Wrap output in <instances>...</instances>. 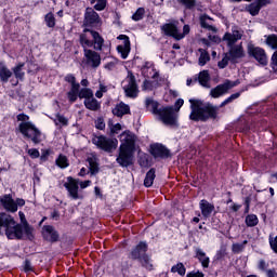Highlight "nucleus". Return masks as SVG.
<instances>
[{
  "label": "nucleus",
  "mask_w": 277,
  "mask_h": 277,
  "mask_svg": "<svg viewBox=\"0 0 277 277\" xmlns=\"http://www.w3.org/2000/svg\"><path fill=\"white\" fill-rule=\"evenodd\" d=\"M78 95H79V98H84V101H88L94 97V92L92 91V89L83 88L79 91Z\"/></svg>",
  "instance_id": "79ce46f5"
},
{
  "label": "nucleus",
  "mask_w": 277,
  "mask_h": 277,
  "mask_svg": "<svg viewBox=\"0 0 277 277\" xmlns=\"http://www.w3.org/2000/svg\"><path fill=\"white\" fill-rule=\"evenodd\" d=\"M98 23H101L98 13H96L92 8H87L84 13V25L87 27H92V25H98Z\"/></svg>",
  "instance_id": "f3484780"
},
{
  "label": "nucleus",
  "mask_w": 277,
  "mask_h": 277,
  "mask_svg": "<svg viewBox=\"0 0 277 277\" xmlns=\"http://www.w3.org/2000/svg\"><path fill=\"white\" fill-rule=\"evenodd\" d=\"M259 269H262L263 272H265V269H267V264L265 263L264 260H261L259 262Z\"/></svg>",
  "instance_id": "0e129e2a"
},
{
  "label": "nucleus",
  "mask_w": 277,
  "mask_h": 277,
  "mask_svg": "<svg viewBox=\"0 0 277 277\" xmlns=\"http://www.w3.org/2000/svg\"><path fill=\"white\" fill-rule=\"evenodd\" d=\"M185 101H183V98H179L176 102H175V109L176 111H179L181 109V106L184 105Z\"/></svg>",
  "instance_id": "680f3d73"
},
{
  "label": "nucleus",
  "mask_w": 277,
  "mask_h": 277,
  "mask_svg": "<svg viewBox=\"0 0 277 277\" xmlns=\"http://www.w3.org/2000/svg\"><path fill=\"white\" fill-rule=\"evenodd\" d=\"M0 235H5L8 239H23L21 224L5 212L0 213Z\"/></svg>",
  "instance_id": "20e7f679"
},
{
  "label": "nucleus",
  "mask_w": 277,
  "mask_h": 277,
  "mask_svg": "<svg viewBox=\"0 0 277 277\" xmlns=\"http://www.w3.org/2000/svg\"><path fill=\"white\" fill-rule=\"evenodd\" d=\"M246 224L249 227H254L256 224H259V216L256 214H249L246 216Z\"/></svg>",
  "instance_id": "c03bdc74"
},
{
  "label": "nucleus",
  "mask_w": 277,
  "mask_h": 277,
  "mask_svg": "<svg viewBox=\"0 0 277 277\" xmlns=\"http://www.w3.org/2000/svg\"><path fill=\"white\" fill-rule=\"evenodd\" d=\"M110 131H111V133H118V132L122 131V126L120 123L113 124L110 127Z\"/></svg>",
  "instance_id": "13d9d810"
},
{
  "label": "nucleus",
  "mask_w": 277,
  "mask_h": 277,
  "mask_svg": "<svg viewBox=\"0 0 277 277\" xmlns=\"http://www.w3.org/2000/svg\"><path fill=\"white\" fill-rule=\"evenodd\" d=\"M239 96H241V93H234L223 101L220 106H213V104L190 98L189 103L192 111L189 115V120H194V122H207V120H215V118H217L220 107H224L225 105H228V103H233V101H236V98H239Z\"/></svg>",
  "instance_id": "f257e3e1"
},
{
  "label": "nucleus",
  "mask_w": 277,
  "mask_h": 277,
  "mask_svg": "<svg viewBox=\"0 0 277 277\" xmlns=\"http://www.w3.org/2000/svg\"><path fill=\"white\" fill-rule=\"evenodd\" d=\"M105 68H106L107 70H114V68H116V63H114V62H108V63L105 64Z\"/></svg>",
  "instance_id": "e2e57ef3"
},
{
  "label": "nucleus",
  "mask_w": 277,
  "mask_h": 277,
  "mask_svg": "<svg viewBox=\"0 0 277 277\" xmlns=\"http://www.w3.org/2000/svg\"><path fill=\"white\" fill-rule=\"evenodd\" d=\"M219 68H226L228 66V56H225L217 63Z\"/></svg>",
  "instance_id": "4d7b16f0"
},
{
  "label": "nucleus",
  "mask_w": 277,
  "mask_h": 277,
  "mask_svg": "<svg viewBox=\"0 0 277 277\" xmlns=\"http://www.w3.org/2000/svg\"><path fill=\"white\" fill-rule=\"evenodd\" d=\"M24 271L25 272H31V262L30 261L25 262Z\"/></svg>",
  "instance_id": "338daca9"
},
{
  "label": "nucleus",
  "mask_w": 277,
  "mask_h": 277,
  "mask_svg": "<svg viewBox=\"0 0 277 277\" xmlns=\"http://www.w3.org/2000/svg\"><path fill=\"white\" fill-rule=\"evenodd\" d=\"M161 31L164 34V36H171V38H174L175 40H183V38L189 34V25H184L183 34L179 31V27H176V24L174 23L162 25Z\"/></svg>",
  "instance_id": "f8f14e48"
},
{
  "label": "nucleus",
  "mask_w": 277,
  "mask_h": 277,
  "mask_svg": "<svg viewBox=\"0 0 277 277\" xmlns=\"http://www.w3.org/2000/svg\"><path fill=\"white\" fill-rule=\"evenodd\" d=\"M145 12L146 11L144 10V8H138L136 12L132 15V21H142V18H144Z\"/></svg>",
  "instance_id": "09e8293b"
},
{
  "label": "nucleus",
  "mask_w": 277,
  "mask_h": 277,
  "mask_svg": "<svg viewBox=\"0 0 277 277\" xmlns=\"http://www.w3.org/2000/svg\"><path fill=\"white\" fill-rule=\"evenodd\" d=\"M47 27L53 28L55 27V15L53 13H48L44 17Z\"/></svg>",
  "instance_id": "de8ad7c7"
},
{
  "label": "nucleus",
  "mask_w": 277,
  "mask_h": 277,
  "mask_svg": "<svg viewBox=\"0 0 277 277\" xmlns=\"http://www.w3.org/2000/svg\"><path fill=\"white\" fill-rule=\"evenodd\" d=\"M269 246L272 250L277 254V236L275 238H269Z\"/></svg>",
  "instance_id": "5fc2aeb1"
},
{
  "label": "nucleus",
  "mask_w": 277,
  "mask_h": 277,
  "mask_svg": "<svg viewBox=\"0 0 277 277\" xmlns=\"http://www.w3.org/2000/svg\"><path fill=\"white\" fill-rule=\"evenodd\" d=\"M10 77H12V70L5 65H0V81H2V83H8Z\"/></svg>",
  "instance_id": "2f4dec72"
},
{
  "label": "nucleus",
  "mask_w": 277,
  "mask_h": 277,
  "mask_svg": "<svg viewBox=\"0 0 277 277\" xmlns=\"http://www.w3.org/2000/svg\"><path fill=\"white\" fill-rule=\"evenodd\" d=\"M28 155L31 159H38L40 157V151L36 148L28 149Z\"/></svg>",
  "instance_id": "864d4df0"
},
{
  "label": "nucleus",
  "mask_w": 277,
  "mask_h": 277,
  "mask_svg": "<svg viewBox=\"0 0 277 277\" xmlns=\"http://www.w3.org/2000/svg\"><path fill=\"white\" fill-rule=\"evenodd\" d=\"M242 37H243V32L239 30V28L237 27H233L232 32H226L223 37L225 42H227V45L230 48L229 55L232 60H239L245 55L243 47L235 45V43L241 40Z\"/></svg>",
  "instance_id": "423d86ee"
},
{
  "label": "nucleus",
  "mask_w": 277,
  "mask_h": 277,
  "mask_svg": "<svg viewBox=\"0 0 277 277\" xmlns=\"http://www.w3.org/2000/svg\"><path fill=\"white\" fill-rule=\"evenodd\" d=\"M107 85L100 83V89L95 92L96 98H103V95L107 92Z\"/></svg>",
  "instance_id": "8fccbe9b"
},
{
  "label": "nucleus",
  "mask_w": 277,
  "mask_h": 277,
  "mask_svg": "<svg viewBox=\"0 0 277 277\" xmlns=\"http://www.w3.org/2000/svg\"><path fill=\"white\" fill-rule=\"evenodd\" d=\"M25 63H19L15 67H13V75L15 76V79H19V81H23V79H25V71H23Z\"/></svg>",
  "instance_id": "72a5a7b5"
},
{
  "label": "nucleus",
  "mask_w": 277,
  "mask_h": 277,
  "mask_svg": "<svg viewBox=\"0 0 277 277\" xmlns=\"http://www.w3.org/2000/svg\"><path fill=\"white\" fill-rule=\"evenodd\" d=\"M43 238L47 241H57L60 239V234H57V230L51 225L43 226L42 230Z\"/></svg>",
  "instance_id": "b1692460"
},
{
  "label": "nucleus",
  "mask_w": 277,
  "mask_h": 277,
  "mask_svg": "<svg viewBox=\"0 0 277 277\" xmlns=\"http://www.w3.org/2000/svg\"><path fill=\"white\" fill-rule=\"evenodd\" d=\"M156 88H159V78L148 80L145 79L143 82L142 89L144 92H153V90H156Z\"/></svg>",
  "instance_id": "c85d7f7f"
},
{
  "label": "nucleus",
  "mask_w": 277,
  "mask_h": 277,
  "mask_svg": "<svg viewBox=\"0 0 277 277\" xmlns=\"http://www.w3.org/2000/svg\"><path fill=\"white\" fill-rule=\"evenodd\" d=\"M267 120H258L256 119L250 124L241 129L242 133H248V131H253L256 133L259 131L267 130Z\"/></svg>",
  "instance_id": "412c9836"
},
{
  "label": "nucleus",
  "mask_w": 277,
  "mask_h": 277,
  "mask_svg": "<svg viewBox=\"0 0 277 277\" xmlns=\"http://www.w3.org/2000/svg\"><path fill=\"white\" fill-rule=\"evenodd\" d=\"M17 121L21 122L18 129L24 137L31 140L34 144H40L42 142V133L29 121V116L19 114L17 115Z\"/></svg>",
  "instance_id": "39448f33"
},
{
  "label": "nucleus",
  "mask_w": 277,
  "mask_h": 277,
  "mask_svg": "<svg viewBox=\"0 0 277 277\" xmlns=\"http://www.w3.org/2000/svg\"><path fill=\"white\" fill-rule=\"evenodd\" d=\"M87 161L89 163L91 174H98V159H96V156H89Z\"/></svg>",
  "instance_id": "7c9ffc66"
},
{
  "label": "nucleus",
  "mask_w": 277,
  "mask_h": 277,
  "mask_svg": "<svg viewBox=\"0 0 277 277\" xmlns=\"http://www.w3.org/2000/svg\"><path fill=\"white\" fill-rule=\"evenodd\" d=\"M150 153L155 159H167V157H170V150L166 148V146L157 143L150 146Z\"/></svg>",
  "instance_id": "6ab92c4d"
},
{
  "label": "nucleus",
  "mask_w": 277,
  "mask_h": 277,
  "mask_svg": "<svg viewBox=\"0 0 277 277\" xmlns=\"http://www.w3.org/2000/svg\"><path fill=\"white\" fill-rule=\"evenodd\" d=\"M226 256V247H222L215 254L216 261H220Z\"/></svg>",
  "instance_id": "603ef678"
},
{
  "label": "nucleus",
  "mask_w": 277,
  "mask_h": 277,
  "mask_svg": "<svg viewBox=\"0 0 277 277\" xmlns=\"http://www.w3.org/2000/svg\"><path fill=\"white\" fill-rule=\"evenodd\" d=\"M199 208L203 217H211V213L215 211V206H213V203L209 202L207 199H202L199 202Z\"/></svg>",
  "instance_id": "393cba45"
},
{
  "label": "nucleus",
  "mask_w": 277,
  "mask_h": 277,
  "mask_svg": "<svg viewBox=\"0 0 277 277\" xmlns=\"http://www.w3.org/2000/svg\"><path fill=\"white\" fill-rule=\"evenodd\" d=\"M266 276L267 277H277V273L275 269H268V271H266Z\"/></svg>",
  "instance_id": "69168bd1"
},
{
  "label": "nucleus",
  "mask_w": 277,
  "mask_h": 277,
  "mask_svg": "<svg viewBox=\"0 0 277 277\" xmlns=\"http://www.w3.org/2000/svg\"><path fill=\"white\" fill-rule=\"evenodd\" d=\"M113 114L118 118H122V116L131 114V107L128 104H124V102H121L115 106V108L113 109Z\"/></svg>",
  "instance_id": "a878e982"
},
{
  "label": "nucleus",
  "mask_w": 277,
  "mask_h": 277,
  "mask_svg": "<svg viewBox=\"0 0 277 277\" xmlns=\"http://www.w3.org/2000/svg\"><path fill=\"white\" fill-rule=\"evenodd\" d=\"M95 127L103 131V129H105V122H103V119H97Z\"/></svg>",
  "instance_id": "052dcab7"
},
{
  "label": "nucleus",
  "mask_w": 277,
  "mask_h": 277,
  "mask_svg": "<svg viewBox=\"0 0 277 277\" xmlns=\"http://www.w3.org/2000/svg\"><path fill=\"white\" fill-rule=\"evenodd\" d=\"M272 68L277 72V51L272 56Z\"/></svg>",
  "instance_id": "6e6d98bb"
},
{
  "label": "nucleus",
  "mask_w": 277,
  "mask_h": 277,
  "mask_svg": "<svg viewBox=\"0 0 277 277\" xmlns=\"http://www.w3.org/2000/svg\"><path fill=\"white\" fill-rule=\"evenodd\" d=\"M120 142L116 161L121 168H129V166H133V155L135 153L137 136L131 131H124L120 134Z\"/></svg>",
  "instance_id": "f03ea898"
},
{
  "label": "nucleus",
  "mask_w": 277,
  "mask_h": 277,
  "mask_svg": "<svg viewBox=\"0 0 277 277\" xmlns=\"http://www.w3.org/2000/svg\"><path fill=\"white\" fill-rule=\"evenodd\" d=\"M246 246H248V240H243L241 243H233L232 252H234V254H240V252H243V250H246Z\"/></svg>",
  "instance_id": "58836bf2"
},
{
  "label": "nucleus",
  "mask_w": 277,
  "mask_h": 277,
  "mask_svg": "<svg viewBox=\"0 0 277 277\" xmlns=\"http://www.w3.org/2000/svg\"><path fill=\"white\" fill-rule=\"evenodd\" d=\"M91 5H93L94 10L97 12H103L107 8V0H88Z\"/></svg>",
  "instance_id": "c9c22d12"
},
{
  "label": "nucleus",
  "mask_w": 277,
  "mask_h": 277,
  "mask_svg": "<svg viewBox=\"0 0 277 277\" xmlns=\"http://www.w3.org/2000/svg\"><path fill=\"white\" fill-rule=\"evenodd\" d=\"M122 90L128 98H137L140 94V87L133 71H128L127 77L122 81Z\"/></svg>",
  "instance_id": "9d476101"
},
{
  "label": "nucleus",
  "mask_w": 277,
  "mask_h": 277,
  "mask_svg": "<svg viewBox=\"0 0 277 277\" xmlns=\"http://www.w3.org/2000/svg\"><path fill=\"white\" fill-rule=\"evenodd\" d=\"M252 1V0H247ZM272 3V0H255V2H252L248 5L247 10L251 14V16L259 15V12H261V8H265V5H269Z\"/></svg>",
  "instance_id": "aec40b11"
},
{
  "label": "nucleus",
  "mask_w": 277,
  "mask_h": 277,
  "mask_svg": "<svg viewBox=\"0 0 277 277\" xmlns=\"http://www.w3.org/2000/svg\"><path fill=\"white\" fill-rule=\"evenodd\" d=\"M65 81L67 83H70L71 88H81L79 82H77V78H75V75L72 74H68L67 76H65Z\"/></svg>",
  "instance_id": "49530a36"
},
{
  "label": "nucleus",
  "mask_w": 277,
  "mask_h": 277,
  "mask_svg": "<svg viewBox=\"0 0 277 277\" xmlns=\"http://www.w3.org/2000/svg\"><path fill=\"white\" fill-rule=\"evenodd\" d=\"M18 215L22 222L19 226L22 227L23 237H26V239H30V240L34 239V227L29 226V223H27L25 213H23V211H19Z\"/></svg>",
  "instance_id": "a211bd4d"
},
{
  "label": "nucleus",
  "mask_w": 277,
  "mask_h": 277,
  "mask_svg": "<svg viewBox=\"0 0 277 277\" xmlns=\"http://www.w3.org/2000/svg\"><path fill=\"white\" fill-rule=\"evenodd\" d=\"M15 205H16V207H25V200L24 199H16Z\"/></svg>",
  "instance_id": "774afa93"
},
{
  "label": "nucleus",
  "mask_w": 277,
  "mask_h": 277,
  "mask_svg": "<svg viewBox=\"0 0 277 277\" xmlns=\"http://www.w3.org/2000/svg\"><path fill=\"white\" fill-rule=\"evenodd\" d=\"M195 256L201 263L202 267H209V263H211V260L209 259V256H207V253L202 249L195 248Z\"/></svg>",
  "instance_id": "bb28decb"
},
{
  "label": "nucleus",
  "mask_w": 277,
  "mask_h": 277,
  "mask_svg": "<svg viewBox=\"0 0 277 277\" xmlns=\"http://www.w3.org/2000/svg\"><path fill=\"white\" fill-rule=\"evenodd\" d=\"M92 142L97 148L105 150V153H113L118 148V141L116 138L100 135L93 137Z\"/></svg>",
  "instance_id": "ddd939ff"
},
{
  "label": "nucleus",
  "mask_w": 277,
  "mask_h": 277,
  "mask_svg": "<svg viewBox=\"0 0 277 277\" xmlns=\"http://www.w3.org/2000/svg\"><path fill=\"white\" fill-rule=\"evenodd\" d=\"M200 25L203 29H208V31H215V27L211 25V18L209 16H202L200 18Z\"/></svg>",
  "instance_id": "ea45409f"
},
{
  "label": "nucleus",
  "mask_w": 277,
  "mask_h": 277,
  "mask_svg": "<svg viewBox=\"0 0 277 277\" xmlns=\"http://www.w3.org/2000/svg\"><path fill=\"white\" fill-rule=\"evenodd\" d=\"M79 88L80 87H71L70 90L67 93V98L69 103L77 102V98L79 97Z\"/></svg>",
  "instance_id": "e433bc0d"
},
{
  "label": "nucleus",
  "mask_w": 277,
  "mask_h": 277,
  "mask_svg": "<svg viewBox=\"0 0 277 277\" xmlns=\"http://www.w3.org/2000/svg\"><path fill=\"white\" fill-rule=\"evenodd\" d=\"M155 169H150L145 176L144 185L145 187H153V183H155Z\"/></svg>",
  "instance_id": "4c0bfd02"
},
{
  "label": "nucleus",
  "mask_w": 277,
  "mask_h": 277,
  "mask_svg": "<svg viewBox=\"0 0 277 277\" xmlns=\"http://www.w3.org/2000/svg\"><path fill=\"white\" fill-rule=\"evenodd\" d=\"M235 82H232L230 80H226L223 84H219L216 88L212 89L210 91L212 98H220V96H224L228 90L232 88H235Z\"/></svg>",
  "instance_id": "dca6fc26"
},
{
  "label": "nucleus",
  "mask_w": 277,
  "mask_h": 277,
  "mask_svg": "<svg viewBox=\"0 0 277 277\" xmlns=\"http://www.w3.org/2000/svg\"><path fill=\"white\" fill-rule=\"evenodd\" d=\"M141 72L146 79H159V71L155 69V65L150 62L145 63V66L141 68Z\"/></svg>",
  "instance_id": "4be33fe9"
},
{
  "label": "nucleus",
  "mask_w": 277,
  "mask_h": 277,
  "mask_svg": "<svg viewBox=\"0 0 277 277\" xmlns=\"http://www.w3.org/2000/svg\"><path fill=\"white\" fill-rule=\"evenodd\" d=\"M118 40H122L121 44L117 47V51L122 60H127L129 57V53H131V41L127 35H119Z\"/></svg>",
  "instance_id": "4468645a"
},
{
  "label": "nucleus",
  "mask_w": 277,
  "mask_h": 277,
  "mask_svg": "<svg viewBox=\"0 0 277 277\" xmlns=\"http://www.w3.org/2000/svg\"><path fill=\"white\" fill-rule=\"evenodd\" d=\"M247 53L249 57H253V60L261 64V66H267V53L261 47H256L254 43L249 42L247 45Z\"/></svg>",
  "instance_id": "9b49d317"
},
{
  "label": "nucleus",
  "mask_w": 277,
  "mask_h": 277,
  "mask_svg": "<svg viewBox=\"0 0 277 277\" xmlns=\"http://www.w3.org/2000/svg\"><path fill=\"white\" fill-rule=\"evenodd\" d=\"M54 122L56 127H68V119L63 115H56Z\"/></svg>",
  "instance_id": "a18cd8bd"
},
{
  "label": "nucleus",
  "mask_w": 277,
  "mask_h": 277,
  "mask_svg": "<svg viewBox=\"0 0 277 277\" xmlns=\"http://www.w3.org/2000/svg\"><path fill=\"white\" fill-rule=\"evenodd\" d=\"M82 36H88L89 40L93 43L92 47L94 51H103V45L105 44V39L94 30H89L88 34H82Z\"/></svg>",
  "instance_id": "2eb2a0df"
},
{
  "label": "nucleus",
  "mask_w": 277,
  "mask_h": 277,
  "mask_svg": "<svg viewBox=\"0 0 277 277\" xmlns=\"http://www.w3.org/2000/svg\"><path fill=\"white\" fill-rule=\"evenodd\" d=\"M90 185H92V181L87 180L81 182L79 179H75L72 176H68L63 184L71 200H83V195L79 193V186L82 189H87V187H90Z\"/></svg>",
  "instance_id": "6e6552de"
},
{
  "label": "nucleus",
  "mask_w": 277,
  "mask_h": 277,
  "mask_svg": "<svg viewBox=\"0 0 277 277\" xmlns=\"http://www.w3.org/2000/svg\"><path fill=\"white\" fill-rule=\"evenodd\" d=\"M264 38L267 47H269L271 49H277V35H268Z\"/></svg>",
  "instance_id": "37998d69"
},
{
  "label": "nucleus",
  "mask_w": 277,
  "mask_h": 277,
  "mask_svg": "<svg viewBox=\"0 0 277 277\" xmlns=\"http://www.w3.org/2000/svg\"><path fill=\"white\" fill-rule=\"evenodd\" d=\"M0 202L5 209V211H10V213H16L18 211V207H16V201L13 200L11 195H4L1 197Z\"/></svg>",
  "instance_id": "5701e85b"
},
{
  "label": "nucleus",
  "mask_w": 277,
  "mask_h": 277,
  "mask_svg": "<svg viewBox=\"0 0 277 277\" xmlns=\"http://www.w3.org/2000/svg\"><path fill=\"white\" fill-rule=\"evenodd\" d=\"M180 2L182 5H185L187 10H192V8H195L196 5V0H180Z\"/></svg>",
  "instance_id": "3c124183"
},
{
  "label": "nucleus",
  "mask_w": 277,
  "mask_h": 277,
  "mask_svg": "<svg viewBox=\"0 0 277 277\" xmlns=\"http://www.w3.org/2000/svg\"><path fill=\"white\" fill-rule=\"evenodd\" d=\"M55 163L57 166V168H61V170H66V168H68V166H70V162L68 161V157H66L65 155H58V157L55 160Z\"/></svg>",
  "instance_id": "f704fd0d"
},
{
  "label": "nucleus",
  "mask_w": 277,
  "mask_h": 277,
  "mask_svg": "<svg viewBox=\"0 0 277 277\" xmlns=\"http://www.w3.org/2000/svg\"><path fill=\"white\" fill-rule=\"evenodd\" d=\"M200 55L198 60V64L200 66H207L208 62H211V56L209 55V52L202 48L198 49Z\"/></svg>",
  "instance_id": "473e14b6"
},
{
  "label": "nucleus",
  "mask_w": 277,
  "mask_h": 277,
  "mask_svg": "<svg viewBox=\"0 0 277 277\" xmlns=\"http://www.w3.org/2000/svg\"><path fill=\"white\" fill-rule=\"evenodd\" d=\"M172 274H179V276H185L187 269L183 263H177L171 267Z\"/></svg>",
  "instance_id": "a19ab883"
},
{
  "label": "nucleus",
  "mask_w": 277,
  "mask_h": 277,
  "mask_svg": "<svg viewBox=\"0 0 277 277\" xmlns=\"http://www.w3.org/2000/svg\"><path fill=\"white\" fill-rule=\"evenodd\" d=\"M80 44L84 51L85 64L90 68H98L101 66V54L92 49L94 44L88 35H80Z\"/></svg>",
  "instance_id": "0eeeda50"
},
{
  "label": "nucleus",
  "mask_w": 277,
  "mask_h": 277,
  "mask_svg": "<svg viewBox=\"0 0 277 277\" xmlns=\"http://www.w3.org/2000/svg\"><path fill=\"white\" fill-rule=\"evenodd\" d=\"M210 81L211 76L209 75V70H202L199 72V83L202 88H211Z\"/></svg>",
  "instance_id": "c756f323"
},
{
  "label": "nucleus",
  "mask_w": 277,
  "mask_h": 277,
  "mask_svg": "<svg viewBox=\"0 0 277 277\" xmlns=\"http://www.w3.org/2000/svg\"><path fill=\"white\" fill-rule=\"evenodd\" d=\"M83 105L90 111H98L101 109V102H98L94 97H91L89 100H84Z\"/></svg>",
  "instance_id": "cd10ccee"
},
{
  "label": "nucleus",
  "mask_w": 277,
  "mask_h": 277,
  "mask_svg": "<svg viewBox=\"0 0 277 277\" xmlns=\"http://www.w3.org/2000/svg\"><path fill=\"white\" fill-rule=\"evenodd\" d=\"M148 251V245L145 241H141L130 253V258L134 261H138L145 269L153 271V261L150 256L146 254Z\"/></svg>",
  "instance_id": "1a4fd4ad"
},
{
  "label": "nucleus",
  "mask_w": 277,
  "mask_h": 277,
  "mask_svg": "<svg viewBox=\"0 0 277 277\" xmlns=\"http://www.w3.org/2000/svg\"><path fill=\"white\" fill-rule=\"evenodd\" d=\"M186 277H205V274L200 272H190L186 275Z\"/></svg>",
  "instance_id": "bf43d9fd"
},
{
  "label": "nucleus",
  "mask_w": 277,
  "mask_h": 277,
  "mask_svg": "<svg viewBox=\"0 0 277 277\" xmlns=\"http://www.w3.org/2000/svg\"><path fill=\"white\" fill-rule=\"evenodd\" d=\"M145 105L148 109H151V113L155 116H158L163 124H167L168 127L176 124V113H174V107L167 106L159 108V103L150 97L146 100Z\"/></svg>",
  "instance_id": "7ed1b4c3"
}]
</instances>
